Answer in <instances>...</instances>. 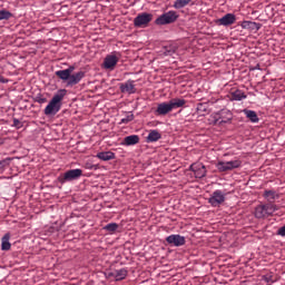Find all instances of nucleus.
I'll return each mask as SVG.
<instances>
[{
  "mask_svg": "<svg viewBox=\"0 0 285 285\" xmlns=\"http://www.w3.org/2000/svg\"><path fill=\"white\" fill-rule=\"evenodd\" d=\"M186 106V99L183 98H173L168 102H160L157 106V109L154 111L156 117H166L168 112L177 110V108H184Z\"/></svg>",
  "mask_w": 285,
  "mask_h": 285,
  "instance_id": "f257e3e1",
  "label": "nucleus"
},
{
  "mask_svg": "<svg viewBox=\"0 0 285 285\" xmlns=\"http://www.w3.org/2000/svg\"><path fill=\"white\" fill-rule=\"evenodd\" d=\"M66 89H60L53 95L52 99L49 101L43 110L46 117H55L59 110H61V101L66 97Z\"/></svg>",
  "mask_w": 285,
  "mask_h": 285,
  "instance_id": "f03ea898",
  "label": "nucleus"
},
{
  "mask_svg": "<svg viewBox=\"0 0 285 285\" xmlns=\"http://www.w3.org/2000/svg\"><path fill=\"white\" fill-rule=\"evenodd\" d=\"M213 126H224V124H230L233 121V112L228 109H222L218 112H214L210 116Z\"/></svg>",
  "mask_w": 285,
  "mask_h": 285,
  "instance_id": "7ed1b4c3",
  "label": "nucleus"
},
{
  "mask_svg": "<svg viewBox=\"0 0 285 285\" xmlns=\"http://www.w3.org/2000/svg\"><path fill=\"white\" fill-rule=\"evenodd\" d=\"M275 210H277V205H273V204L258 205L255 208V218L264 219L266 217H271V215H273Z\"/></svg>",
  "mask_w": 285,
  "mask_h": 285,
  "instance_id": "20e7f679",
  "label": "nucleus"
},
{
  "mask_svg": "<svg viewBox=\"0 0 285 285\" xmlns=\"http://www.w3.org/2000/svg\"><path fill=\"white\" fill-rule=\"evenodd\" d=\"M179 19V14H177V11H168L159 16L156 20L155 23L156 26H168L170 23H175Z\"/></svg>",
  "mask_w": 285,
  "mask_h": 285,
  "instance_id": "39448f33",
  "label": "nucleus"
},
{
  "mask_svg": "<svg viewBox=\"0 0 285 285\" xmlns=\"http://www.w3.org/2000/svg\"><path fill=\"white\" fill-rule=\"evenodd\" d=\"M224 202H226V194L222 191V189L215 190L208 198V204H210L213 208H219Z\"/></svg>",
  "mask_w": 285,
  "mask_h": 285,
  "instance_id": "423d86ee",
  "label": "nucleus"
},
{
  "mask_svg": "<svg viewBox=\"0 0 285 285\" xmlns=\"http://www.w3.org/2000/svg\"><path fill=\"white\" fill-rule=\"evenodd\" d=\"M242 167V160H229V161H218L216 165L217 170L219 173H226L228 170H235V168Z\"/></svg>",
  "mask_w": 285,
  "mask_h": 285,
  "instance_id": "0eeeda50",
  "label": "nucleus"
},
{
  "mask_svg": "<svg viewBox=\"0 0 285 285\" xmlns=\"http://www.w3.org/2000/svg\"><path fill=\"white\" fill-rule=\"evenodd\" d=\"M153 21V13L142 12L134 19L135 28H148V23Z\"/></svg>",
  "mask_w": 285,
  "mask_h": 285,
  "instance_id": "6e6552de",
  "label": "nucleus"
},
{
  "mask_svg": "<svg viewBox=\"0 0 285 285\" xmlns=\"http://www.w3.org/2000/svg\"><path fill=\"white\" fill-rule=\"evenodd\" d=\"M83 175V170L77 168V169H69L63 175L62 178H60L61 184H66L68 181H76Z\"/></svg>",
  "mask_w": 285,
  "mask_h": 285,
  "instance_id": "1a4fd4ad",
  "label": "nucleus"
},
{
  "mask_svg": "<svg viewBox=\"0 0 285 285\" xmlns=\"http://www.w3.org/2000/svg\"><path fill=\"white\" fill-rule=\"evenodd\" d=\"M189 170L194 173L196 179H204L206 177V166L202 163L190 165Z\"/></svg>",
  "mask_w": 285,
  "mask_h": 285,
  "instance_id": "9d476101",
  "label": "nucleus"
},
{
  "mask_svg": "<svg viewBox=\"0 0 285 285\" xmlns=\"http://www.w3.org/2000/svg\"><path fill=\"white\" fill-rule=\"evenodd\" d=\"M166 242L167 244H169V246H184L186 244V237L179 235V234H171L169 236L166 237Z\"/></svg>",
  "mask_w": 285,
  "mask_h": 285,
  "instance_id": "9b49d317",
  "label": "nucleus"
},
{
  "mask_svg": "<svg viewBox=\"0 0 285 285\" xmlns=\"http://www.w3.org/2000/svg\"><path fill=\"white\" fill-rule=\"evenodd\" d=\"M119 63V58L115 56V53L106 56L104 60V69L105 70H115V66Z\"/></svg>",
  "mask_w": 285,
  "mask_h": 285,
  "instance_id": "f8f14e48",
  "label": "nucleus"
},
{
  "mask_svg": "<svg viewBox=\"0 0 285 285\" xmlns=\"http://www.w3.org/2000/svg\"><path fill=\"white\" fill-rule=\"evenodd\" d=\"M120 92H127V95H135L137 88H135V80H127L119 85Z\"/></svg>",
  "mask_w": 285,
  "mask_h": 285,
  "instance_id": "ddd939ff",
  "label": "nucleus"
},
{
  "mask_svg": "<svg viewBox=\"0 0 285 285\" xmlns=\"http://www.w3.org/2000/svg\"><path fill=\"white\" fill-rule=\"evenodd\" d=\"M108 277H112L116 282H122V279H126V277H128V269H115L108 274Z\"/></svg>",
  "mask_w": 285,
  "mask_h": 285,
  "instance_id": "4468645a",
  "label": "nucleus"
},
{
  "mask_svg": "<svg viewBox=\"0 0 285 285\" xmlns=\"http://www.w3.org/2000/svg\"><path fill=\"white\" fill-rule=\"evenodd\" d=\"M235 21H237V18L235 17L234 13H226L223 18L218 19L216 21L217 26H233V23H235Z\"/></svg>",
  "mask_w": 285,
  "mask_h": 285,
  "instance_id": "2eb2a0df",
  "label": "nucleus"
},
{
  "mask_svg": "<svg viewBox=\"0 0 285 285\" xmlns=\"http://www.w3.org/2000/svg\"><path fill=\"white\" fill-rule=\"evenodd\" d=\"M86 77V71H78L76 73L69 75V80L67 82V86H77Z\"/></svg>",
  "mask_w": 285,
  "mask_h": 285,
  "instance_id": "dca6fc26",
  "label": "nucleus"
},
{
  "mask_svg": "<svg viewBox=\"0 0 285 285\" xmlns=\"http://www.w3.org/2000/svg\"><path fill=\"white\" fill-rule=\"evenodd\" d=\"M139 142V136L131 135L124 138L122 146H137Z\"/></svg>",
  "mask_w": 285,
  "mask_h": 285,
  "instance_id": "f3484780",
  "label": "nucleus"
},
{
  "mask_svg": "<svg viewBox=\"0 0 285 285\" xmlns=\"http://www.w3.org/2000/svg\"><path fill=\"white\" fill-rule=\"evenodd\" d=\"M240 26L245 30H259V28H262V24L253 21H246V20L243 21Z\"/></svg>",
  "mask_w": 285,
  "mask_h": 285,
  "instance_id": "a211bd4d",
  "label": "nucleus"
},
{
  "mask_svg": "<svg viewBox=\"0 0 285 285\" xmlns=\"http://www.w3.org/2000/svg\"><path fill=\"white\" fill-rule=\"evenodd\" d=\"M98 159H101L102 161H110L111 159H115V153L112 151H101L97 154Z\"/></svg>",
  "mask_w": 285,
  "mask_h": 285,
  "instance_id": "6ab92c4d",
  "label": "nucleus"
},
{
  "mask_svg": "<svg viewBox=\"0 0 285 285\" xmlns=\"http://www.w3.org/2000/svg\"><path fill=\"white\" fill-rule=\"evenodd\" d=\"M175 52H177V46H175V45L165 46L163 48V55L165 57H173V55H175Z\"/></svg>",
  "mask_w": 285,
  "mask_h": 285,
  "instance_id": "aec40b11",
  "label": "nucleus"
},
{
  "mask_svg": "<svg viewBox=\"0 0 285 285\" xmlns=\"http://www.w3.org/2000/svg\"><path fill=\"white\" fill-rule=\"evenodd\" d=\"M159 139H161V134H159V131H157V130L149 131V134L147 136V141L149 144H153L155 141H159Z\"/></svg>",
  "mask_w": 285,
  "mask_h": 285,
  "instance_id": "412c9836",
  "label": "nucleus"
},
{
  "mask_svg": "<svg viewBox=\"0 0 285 285\" xmlns=\"http://www.w3.org/2000/svg\"><path fill=\"white\" fill-rule=\"evenodd\" d=\"M244 114L246 115L247 119L252 121V124H257L259 121V117L257 116V112L253 110L245 109Z\"/></svg>",
  "mask_w": 285,
  "mask_h": 285,
  "instance_id": "4be33fe9",
  "label": "nucleus"
},
{
  "mask_svg": "<svg viewBox=\"0 0 285 285\" xmlns=\"http://www.w3.org/2000/svg\"><path fill=\"white\" fill-rule=\"evenodd\" d=\"M263 197H265L267 202H275V199H279V195L275 190H265Z\"/></svg>",
  "mask_w": 285,
  "mask_h": 285,
  "instance_id": "5701e85b",
  "label": "nucleus"
},
{
  "mask_svg": "<svg viewBox=\"0 0 285 285\" xmlns=\"http://www.w3.org/2000/svg\"><path fill=\"white\" fill-rule=\"evenodd\" d=\"M12 245L10 244V234H6L1 240V250H10Z\"/></svg>",
  "mask_w": 285,
  "mask_h": 285,
  "instance_id": "b1692460",
  "label": "nucleus"
},
{
  "mask_svg": "<svg viewBox=\"0 0 285 285\" xmlns=\"http://www.w3.org/2000/svg\"><path fill=\"white\" fill-rule=\"evenodd\" d=\"M232 99L234 101H242V99H246V94H244L242 90L236 89L232 92Z\"/></svg>",
  "mask_w": 285,
  "mask_h": 285,
  "instance_id": "393cba45",
  "label": "nucleus"
},
{
  "mask_svg": "<svg viewBox=\"0 0 285 285\" xmlns=\"http://www.w3.org/2000/svg\"><path fill=\"white\" fill-rule=\"evenodd\" d=\"M198 115H208V102H199L196 107Z\"/></svg>",
  "mask_w": 285,
  "mask_h": 285,
  "instance_id": "a878e982",
  "label": "nucleus"
},
{
  "mask_svg": "<svg viewBox=\"0 0 285 285\" xmlns=\"http://www.w3.org/2000/svg\"><path fill=\"white\" fill-rule=\"evenodd\" d=\"M56 77H59V79H61L62 81H67V83H68V81L70 79V73L66 69L58 70V71H56Z\"/></svg>",
  "mask_w": 285,
  "mask_h": 285,
  "instance_id": "bb28decb",
  "label": "nucleus"
},
{
  "mask_svg": "<svg viewBox=\"0 0 285 285\" xmlns=\"http://www.w3.org/2000/svg\"><path fill=\"white\" fill-rule=\"evenodd\" d=\"M190 1H193V0H176L174 2V8L176 10H181V8H186V6H188V3H190Z\"/></svg>",
  "mask_w": 285,
  "mask_h": 285,
  "instance_id": "cd10ccee",
  "label": "nucleus"
},
{
  "mask_svg": "<svg viewBox=\"0 0 285 285\" xmlns=\"http://www.w3.org/2000/svg\"><path fill=\"white\" fill-rule=\"evenodd\" d=\"M117 228H119L117 223H109L104 227V230L107 233H116Z\"/></svg>",
  "mask_w": 285,
  "mask_h": 285,
  "instance_id": "c85d7f7f",
  "label": "nucleus"
},
{
  "mask_svg": "<svg viewBox=\"0 0 285 285\" xmlns=\"http://www.w3.org/2000/svg\"><path fill=\"white\" fill-rule=\"evenodd\" d=\"M11 17H12V12L6 9L0 10V21H3V20L8 21V19H11Z\"/></svg>",
  "mask_w": 285,
  "mask_h": 285,
  "instance_id": "c756f323",
  "label": "nucleus"
},
{
  "mask_svg": "<svg viewBox=\"0 0 285 285\" xmlns=\"http://www.w3.org/2000/svg\"><path fill=\"white\" fill-rule=\"evenodd\" d=\"M35 101L36 104H48V98H46L42 94H38L36 97H35Z\"/></svg>",
  "mask_w": 285,
  "mask_h": 285,
  "instance_id": "7c9ffc66",
  "label": "nucleus"
},
{
  "mask_svg": "<svg viewBox=\"0 0 285 285\" xmlns=\"http://www.w3.org/2000/svg\"><path fill=\"white\" fill-rule=\"evenodd\" d=\"M134 119L135 115L132 112H128L127 116L122 118L119 124H130V121H132Z\"/></svg>",
  "mask_w": 285,
  "mask_h": 285,
  "instance_id": "2f4dec72",
  "label": "nucleus"
},
{
  "mask_svg": "<svg viewBox=\"0 0 285 285\" xmlns=\"http://www.w3.org/2000/svg\"><path fill=\"white\" fill-rule=\"evenodd\" d=\"M6 166H10V158L0 160V168H6Z\"/></svg>",
  "mask_w": 285,
  "mask_h": 285,
  "instance_id": "473e14b6",
  "label": "nucleus"
},
{
  "mask_svg": "<svg viewBox=\"0 0 285 285\" xmlns=\"http://www.w3.org/2000/svg\"><path fill=\"white\" fill-rule=\"evenodd\" d=\"M277 235H279L281 237H285V225L278 228Z\"/></svg>",
  "mask_w": 285,
  "mask_h": 285,
  "instance_id": "72a5a7b5",
  "label": "nucleus"
},
{
  "mask_svg": "<svg viewBox=\"0 0 285 285\" xmlns=\"http://www.w3.org/2000/svg\"><path fill=\"white\" fill-rule=\"evenodd\" d=\"M13 126H14L16 128H21L23 125L21 124V121H20L19 119L14 118V119H13Z\"/></svg>",
  "mask_w": 285,
  "mask_h": 285,
  "instance_id": "f704fd0d",
  "label": "nucleus"
},
{
  "mask_svg": "<svg viewBox=\"0 0 285 285\" xmlns=\"http://www.w3.org/2000/svg\"><path fill=\"white\" fill-rule=\"evenodd\" d=\"M69 75H72L75 72V66H69L67 69H65Z\"/></svg>",
  "mask_w": 285,
  "mask_h": 285,
  "instance_id": "c9c22d12",
  "label": "nucleus"
},
{
  "mask_svg": "<svg viewBox=\"0 0 285 285\" xmlns=\"http://www.w3.org/2000/svg\"><path fill=\"white\" fill-rule=\"evenodd\" d=\"M0 83H8V79L3 78V76H0Z\"/></svg>",
  "mask_w": 285,
  "mask_h": 285,
  "instance_id": "e433bc0d",
  "label": "nucleus"
},
{
  "mask_svg": "<svg viewBox=\"0 0 285 285\" xmlns=\"http://www.w3.org/2000/svg\"><path fill=\"white\" fill-rule=\"evenodd\" d=\"M264 281H265L267 284H269V282H272L271 277H268V276H265V277H264Z\"/></svg>",
  "mask_w": 285,
  "mask_h": 285,
  "instance_id": "4c0bfd02",
  "label": "nucleus"
},
{
  "mask_svg": "<svg viewBox=\"0 0 285 285\" xmlns=\"http://www.w3.org/2000/svg\"><path fill=\"white\" fill-rule=\"evenodd\" d=\"M250 70H259V65H256L255 67L250 68Z\"/></svg>",
  "mask_w": 285,
  "mask_h": 285,
  "instance_id": "58836bf2",
  "label": "nucleus"
}]
</instances>
